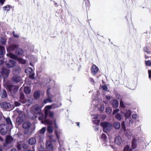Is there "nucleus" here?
Here are the masks:
<instances>
[{"label":"nucleus","instance_id":"f257e3e1","mask_svg":"<svg viewBox=\"0 0 151 151\" xmlns=\"http://www.w3.org/2000/svg\"><path fill=\"white\" fill-rule=\"evenodd\" d=\"M121 112L125 116L126 120L125 121H123L121 124L122 127L124 130H125V124L127 126H129L130 123H132L133 122V120L130 118L131 115L132 114V112L130 110H126L124 112L121 111Z\"/></svg>","mask_w":151,"mask_h":151},{"label":"nucleus","instance_id":"f03ea898","mask_svg":"<svg viewBox=\"0 0 151 151\" xmlns=\"http://www.w3.org/2000/svg\"><path fill=\"white\" fill-rule=\"evenodd\" d=\"M45 117H46L47 113V106L45 107ZM33 117L35 119L38 117L39 120L41 121V122L42 123L46 125L47 124V120L46 119V117L44 118L43 114L40 113V112L38 113Z\"/></svg>","mask_w":151,"mask_h":151},{"label":"nucleus","instance_id":"7ed1b4c3","mask_svg":"<svg viewBox=\"0 0 151 151\" xmlns=\"http://www.w3.org/2000/svg\"><path fill=\"white\" fill-rule=\"evenodd\" d=\"M100 125L103 127L104 132H105L110 131L112 127V124L107 122H102Z\"/></svg>","mask_w":151,"mask_h":151},{"label":"nucleus","instance_id":"20e7f679","mask_svg":"<svg viewBox=\"0 0 151 151\" xmlns=\"http://www.w3.org/2000/svg\"><path fill=\"white\" fill-rule=\"evenodd\" d=\"M4 85L6 88L9 89L13 96L17 91L18 89L17 86H16L9 85H6V86L5 84Z\"/></svg>","mask_w":151,"mask_h":151},{"label":"nucleus","instance_id":"39448f33","mask_svg":"<svg viewBox=\"0 0 151 151\" xmlns=\"http://www.w3.org/2000/svg\"><path fill=\"white\" fill-rule=\"evenodd\" d=\"M6 55L7 56H9L12 58L14 59L17 60L20 63L22 64H24L25 63L26 61L24 60L22 58H18L12 54L9 53L7 54Z\"/></svg>","mask_w":151,"mask_h":151},{"label":"nucleus","instance_id":"423d86ee","mask_svg":"<svg viewBox=\"0 0 151 151\" xmlns=\"http://www.w3.org/2000/svg\"><path fill=\"white\" fill-rule=\"evenodd\" d=\"M20 101L22 103H26V104L29 106L32 103L31 101L29 100H26L25 99L24 95L23 93H20Z\"/></svg>","mask_w":151,"mask_h":151},{"label":"nucleus","instance_id":"0eeeda50","mask_svg":"<svg viewBox=\"0 0 151 151\" xmlns=\"http://www.w3.org/2000/svg\"><path fill=\"white\" fill-rule=\"evenodd\" d=\"M32 111L34 113V116H35L38 113L40 112L41 111L40 106L38 104H36L34 105L32 108Z\"/></svg>","mask_w":151,"mask_h":151},{"label":"nucleus","instance_id":"6e6552de","mask_svg":"<svg viewBox=\"0 0 151 151\" xmlns=\"http://www.w3.org/2000/svg\"><path fill=\"white\" fill-rule=\"evenodd\" d=\"M53 131V122L48 120V133H51Z\"/></svg>","mask_w":151,"mask_h":151},{"label":"nucleus","instance_id":"1a4fd4ad","mask_svg":"<svg viewBox=\"0 0 151 151\" xmlns=\"http://www.w3.org/2000/svg\"><path fill=\"white\" fill-rule=\"evenodd\" d=\"M7 128L5 124H1L0 125V132L3 135H4L6 133Z\"/></svg>","mask_w":151,"mask_h":151},{"label":"nucleus","instance_id":"9d476101","mask_svg":"<svg viewBox=\"0 0 151 151\" xmlns=\"http://www.w3.org/2000/svg\"><path fill=\"white\" fill-rule=\"evenodd\" d=\"M17 147L19 150H20L22 148H27V145L24 142H21L18 143Z\"/></svg>","mask_w":151,"mask_h":151},{"label":"nucleus","instance_id":"9b49d317","mask_svg":"<svg viewBox=\"0 0 151 151\" xmlns=\"http://www.w3.org/2000/svg\"><path fill=\"white\" fill-rule=\"evenodd\" d=\"M16 63L14 60H10L9 62L6 63V65L7 68H11L15 66Z\"/></svg>","mask_w":151,"mask_h":151},{"label":"nucleus","instance_id":"f8f14e48","mask_svg":"<svg viewBox=\"0 0 151 151\" xmlns=\"http://www.w3.org/2000/svg\"><path fill=\"white\" fill-rule=\"evenodd\" d=\"M35 137L39 142H40L44 139V135L38 132L35 135Z\"/></svg>","mask_w":151,"mask_h":151},{"label":"nucleus","instance_id":"ddd939ff","mask_svg":"<svg viewBox=\"0 0 151 151\" xmlns=\"http://www.w3.org/2000/svg\"><path fill=\"white\" fill-rule=\"evenodd\" d=\"M10 71L9 70L6 69H3L2 71L1 75L4 78L8 77Z\"/></svg>","mask_w":151,"mask_h":151},{"label":"nucleus","instance_id":"4468645a","mask_svg":"<svg viewBox=\"0 0 151 151\" xmlns=\"http://www.w3.org/2000/svg\"><path fill=\"white\" fill-rule=\"evenodd\" d=\"M144 51L146 52L147 54H151V45L147 46L144 48Z\"/></svg>","mask_w":151,"mask_h":151},{"label":"nucleus","instance_id":"2eb2a0df","mask_svg":"<svg viewBox=\"0 0 151 151\" xmlns=\"http://www.w3.org/2000/svg\"><path fill=\"white\" fill-rule=\"evenodd\" d=\"M2 108L4 109H8L11 106V104L9 103L5 102H3L1 104Z\"/></svg>","mask_w":151,"mask_h":151},{"label":"nucleus","instance_id":"dca6fc26","mask_svg":"<svg viewBox=\"0 0 151 151\" xmlns=\"http://www.w3.org/2000/svg\"><path fill=\"white\" fill-rule=\"evenodd\" d=\"M115 142L116 144L119 145L122 143V140L121 137L118 136L115 138Z\"/></svg>","mask_w":151,"mask_h":151},{"label":"nucleus","instance_id":"f3484780","mask_svg":"<svg viewBox=\"0 0 151 151\" xmlns=\"http://www.w3.org/2000/svg\"><path fill=\"white\" fill-rule=\"evenodd\" d=\"M19 47V45L17 44H13L10 45L8 48H7V50L8 51L13 50Z\"/></svg>","mask_w":151,"mask_h":151},{"label":"nucleus","instance_id":"a211bd4d","mask_svg":"<svg viewBox=\"0 0 151 151\" xmlns=\"http://www.w3.org/2000/svg\"><path fill=\"white\" fill-rule=\"evenodd\" d=\"M5 120L9 128L11 129L12 128V124L10 118L9 117H8Z\"/></svg>","mask_w":151,"mask_h":151},{"label":"nucleus","instance_id":"6ab92c4d","mask_svg":"<svg viewBox=\"0 0 151 151\" xmlns=\"http://www.w3.org/2000/svg\"><path fill=\"white\" fill-rule=\"evenodd\" d=\"M99 70L98 68L95 65H93L91 68V72L93 74H96Z\"/></svg>","mask_w":151,"mask_h":151},{"label":"nucleus","instance_id":"aec40b11","mask_svg":"<svg viewBox=\"0 0 151 151\" xmlns=\"http://www.w3.org/2000/svg\"><path fill=\"white\" fill-rule=\"evenodd\" d=\"M54 97V95L50 93L48 91V102L51 103L52 102Z\"/></svg>","mask_w":151,"mask_h":151},{"label":"nucleus","instance_id":"412c9836","mask_svg":"<svg viewBox=\"0 0 151 151\" xmlns=\"http://www.w3.org/2000/svg\"><path fill=\"white\" fill-rule=\"evenodd\" d=\"M31 126V124L29 122L27 121L24 122L23 124V127L24 129H28Z\"/></svg>","mask_w":151,"mask_h":151},{"label":"nucleus","instance_id":"4be33fe9","mask_svg":"<svg viewBox=\"0 0 151 151\" xmlns=\"http://www.w3.org/2000/svg\"><path fill=\"white\" fill-rule=\"evenodd\" d=\"M111 103L114 108H116L118 107L119 105V102L115 100L112 101Z\"/></svg>","mask_w":151,"mask_h":151},{"label":"nucleus","instance_id":"5701e85b","mask_svg":"<svg viewBox=\"0 0 151 151\" xmlns=\"http://www.w3.org/2000/svg\"><path fill=\"white\" fill-rule=\"evenodd\" d=\"M13 140V138L10 136H7L6 137V143L9 144L11 143Z\"/></svg>","mask_w":151,"mask_h":151},{"label":"nucleus","instance_id":"b1692460","mask_svg":"<svg viewBox=\"0 0 151 151\" xmlns=\"http://www.w3.org/2000/svg\"><path fill=\"white\" fill-rule=\"evenodd\" d=\"M5 50L4 47L0 45V57H2L5 54Z\"/></svg>","mask_w":151,"mask_h":151},{"label":"nucleus","instance_id":"393cba45","mask_svg":"<svg viewBox=\"0 0 151 151\" xmlns=\"http://www.w3.org/2000/svg\"><path fill=\"white\" fill-rule=\"evenodd\" d=\"M54 114L53 112L48 111V116H49V117L50 118H51L52 119V120H50V121H53L55 120V119L53 118V116H54Z\"/></svg>","mask_w":151,"mask_h":151},{"label":"nucleus","instance_id":"a878e982","mask_svg":"<svg viewBox=\"0 0 151 151\" xmlns=\"http://www.w3.org/2000/svg\"><path fill=\"white\" fill-rule=\"evenodd\" d=\"M25 72L27 74L32 75L33 74L32 69L31 68H28L25 70Z\"/></svg>","mask_w":151,"mask_h":151},{"label":"nucleus","instance_id":"bb28decb","mask_svg":"<svg viewBox=\"0 0 151 151\" xmlns=\"http://www.w3.org/2000/svg\"><path fill=\"white\" fill-rule=\"evenodd\" d=\"M21 78L18 76H14L12 78V81L15 82H19L21 80Z\"/></svg>","mask_w":151,"mask_h":151},{"label":"nucleus","instance_id":"cd10ccee","mask_svg":"<svg viewBox=\"0 0 151 151\" xmlns=\"http://www.w3.org/2000/svg\"><path fill=\"white\" fill-rule=\"evenodd\" d=\"M48 81L49 80H48V83L49 84V86L51 87H53L55 84V81L50 79V81Z\"/></svg>","mask_w":151,"mask_h":151},{"label":"nucleus","instance_id":"c85d7f7f","mask_svg":"<svg viewBox=\"0 0 151 151\" xmlns=\"http://www.w3.org/2000/svg\"><path fill=\"white\" fill-rule=\"evenodd\" d=\"M113 126L115 129H119L120 127V123L118 122H115L113 124Z\"/></svg>","mask_w":151,"mask_h":151},{"label":"nucleus","instance_id":"c756f323","mask_svg":"<svg viewBox=\"0 0 151 151\" xmlns=\"http://www.w3.org/2000/svg\"><path fill=\"white\" fill-rule=\"evenodd\" d=\"M24 53V50L21 48L17 49L16 51V54L17 55H21Z\"/></svg>","mask_w":151,"mask_h":151},{"label":"nucleus","instance_id":"7c9ffc66","mask_svg":"<svg viewBox=\"0 0 151 151\" xmlns=\"http://www.w3.org/2000/svg\"><path fill=\"white\" fill-rule=\"evenodd\" d=\"M137 146L136 140L135 139H134L133 140L132 144V147L133 149L136 148Z\"/></svg>","mask_w":151,"mask_h":151},{"label":"nucleus","instance_id":"2f4dec72","mask_svg":"<svg viewBox=\"0 0 151 151\" xmlns=\"http://www.w3.org/2000/svg\"><path fill=\"white\" fill-rule=\"evenodd\" d=\"M58 107V106L57 105L55 104H53L51 105H48V111L49 109H54Z\"/></svg>","mask_w":151,"mask_h":151},{"label":"nucleus","instance_id":"473e14b6","mask_svg":"<svg viewBox=\"0 0 151 151\" xmlns=\"http://www.w3.org/2000/svg\"><path fill=\"white\" fill-rule=\"evenodd\" d=\"M36 142V140L34 138H31L29 140V143L31 145H34Z\"/></svg>","mask_w":151,"mask_h":151},{"label":"nucleus","instance_id":"72a5a7b5","mask_svg":"<svg viewBox=\"0 0 151 151\" xmlns=\"http://www.w3.org/2000/svg\"><path fill=\"white\" fill-rule=\"evenodd\" d=\"M24 91L26 94H28L31 92V89L28 87H25L24 88Z\"/></svg>","mask_w":151,"mask_h":151},{"label":"nucleus","instance_id":"f704fd0d","mask_svg":"<svg viewBox=\"0 0 151 151\" xmlns=\"http://www.w3.org/2000/svg\"><path fill=\"white\" fill-rule=\"evenodd\" d=\"M48 150L49 151H52L53 150L52 145L51 144L50 142L48 141Z\"/></svg>","mask_w":151,"mask_h":151},{"label":"nucleus","instance_id":"c9c22d12","mask_svg":"<svg viewBox=\"0 0 151 151\" xmlns=\"http://www.w3.org/2000/svg\"><path fill=\"white\" fill-rule=\"evenodd\" d=\"M132 149L129 145H126L124 147L123 151H132Z\"/></svg>","mask_w":151,"mask_h":151},{"label":"nucleus","instance_id":"e433bc0d","mask_svg":"<svg viewBox=\"0 0 151 151\" xmlns=\"http://www.w3.org/2000/svg\"><path fill=\"white\" fill-rule=\"evenodd\" d=\"M40 93L38 91H36L34 94V96L36 99L38 98L40 96Z\"/></svg>","mask_w":151,"mask_h":151},{"label":"nucleus","instance_id":"4c0bfd02","mask_svg":"<svg viewBox=\"0 0 151 151\" xmlns=\"http://www.w3.org/2000/svg\"><path fill=\"white\" fill-rule=\"evenodd\" d=\"M46 128L45 127H43L38 132L44 135V134Z\"/></svg>","mask_w":151,"mask_h":151},{"label":"nucleus","instance_id":"58836bf2","mask_svg":"<svg viewBox=\"0 0 151 151\" xmlns=\"http://www.w3.org/2000/svg\"><path fill=\"white\" fill-rule=\"evenodd\" d=\"M101 138L105 142L107 141V137L106 134H102L101 136Z\"/></svg>","mask_w":151,"mask_h":151},{"label":"nucleus","instance_id":"ea45409f","mask_svg":"<svg viewBox=\"0 0 151 151\" xmlns=\"http://www.w3.org/2000/svg\"><path fill=\"white\" fill-rule=\"evenodd\" d=\"M106 112L107 114H109L111 112V109L110 107H108L106 109Z\"/></svg>","mask_w":151,"mask_h":151},{"label":"nucleus","instance_id":"a19ab883","mask_svg":"<svg viewBox=\"0 0 151 151\" xmlns=\"http://www.w3.org/2000/svg\"><path fill=\"white\" fill-rule=\"evenodd\" d=\"M120 106L122 108H124L125 107V106L122 100H120Z\"/></svg>","mask_w":151,"mask_h":151},{"label":"nucleus","instance_id":"79ce46f5","mask_svg":"<svg viewBox=\"0 0 151 151\" xmlns=\"http://www.w3.org/2000/svg\"><path fill=\"white\" fill-rule=\"evenodd\" d=\"M115 117L119 121L121 120L122 119L121 115L118 114H117L116 115Z\"/></svg>","mask_w":151,"mask_h":151},{"label":"nucleus","instance_id":"37998d69","mask_svg":"<svg viewBox=\"0 0 151 151\" xmlns=\"http://www.w3.org/2000/svg\"><path fill=\"white\" fill-rule=\"evenodd\" d=\"M3 9L7 11H9L10 9V6L9 5H6L3 7Z\"/></svg>","mask_w":151,"mask_h":151},{"label":"nucleus","instance_id":"c03bdc74","mask_svg":"<svg viewBox=\"0 0 151 151\" xmlns=\"http://www.w3.org/2000/svg\"><path fill=\"white\" fill-rule=\"evenodd\" d=\"M7 94L6 91L5 90H4L3 91V93L1 96L2 98H5Z\"/></svg>","mask_w":151,"mask_h":151},{"label":"nucleus","instance_id":"a18cd8bd","mask_svg":"<svg viewBox=\"0 0 151 151\" xmlns=\"http://www.w3.org/2000/svg\"><path fill=\"white\" fill-rule=\"evenodd\" d=\"M86 3V7H89L90 6V3L88 0H84Z\"/></svg>","mask_w":151,"mask_h":151},{"label":"nucleus","instance_id":"49530a36","mask_svg":"<svg viewBox=\"0 0 151 151\" xmlns=\"http://www.w3.org/2000/svg\"><path fill=\"white\" fill-rule=\"evenodd\" d=\"M145 64L147 66H151V61L149 60H148L145 61Z\"/></svg>","mask_w":151,"mask_h":151},{"label":"nucleus","instance_id":"de8ad7c7","mask_svg":"<svg viewBox=\"0 0 151 151\" xmlns=\"http://www.w3.org/2000/svg\"><path fill=\"white\" fill-rule=\"evenodd\" d=\"M6 42V40L4 38H1L0 39V42L1 43L3 44H5V42Z\"/></svg>","mask_w":151,"mask_h":151},{"label":"nucleus","instance_id":"09e8293b","mask_svg":"<svg viewBox=\"0 0 151 151\" xmlns=\"http://www.w3.org/2000/svg\"><path fill=\"white\" fill-rule=\"evenodd\" d=\"M91 118L93 119H97L99 116L98 114H93L91 115Z\"/></svg>","mask_w":151,"mask_h":151},{"label":"nucleus","instance_id":"8fccbe9b","mask_svg":"<svg viewBox=\"0 0 151 151\" xmlns=\"http://www.w3.org/2000/svg\"><path fill=\"white\" fill-rule=\"evenodd\" d=\"M100 108L99 109V110L101 111H104V105L103 104H101L100 105Z\"/></svg>","mask_w":151,"mask_h":151},{"label":"nucleus","instance_id":"3c124183","mask_svg":"<svg viewBox=\"0 0 151 151\" xmlns=\"http://www.w3.org/2000/svg\"><path fill=\"white\" fill-rule=\"evenodd\" d=\"M54 136H49V137L50 139L53 142H55L56 141V140L55 139H54Z\"/></svg>","mask_w":151,"mask_h":151},{"label":"nucleus","instance_id":"603ef678","mask_svg":"<svg viewBox=\"0 0 151 151\" xmlns=\"http://www.w3.org/2000/svg\"><path fill=\"white\" fill-rule=\"evenodd\" d=\"M101 88L104 90L106 91L107 90V87L106 85H104L101 87Z\"/></svg>","mask_w":151,"mask_h":151},{"label":"nucleus","instance_id":"864d4df0","mask_svg":"<svg viewBox=\"0 0 151 151\" xmlns=\"http://www.w3.org/2000/svg\"><path fill=\"white\" fill-rule=\"evenodd\" d=\"M55 133L56 135L57 139L59 140L60 137L59 135L58 134L57 131L56 130L55 131Z\"/></svg>","mask_w":151,"mask_h":151},{"label":"nucleus","instance_id":"5fc2aeb1","mask_svg":"<svg viewBox=\"0 0 151 151\" xmlns=\"http://www.w3.org/2000/svg\"><path fill=\"white\" fill-rule=\"evenodd\" d=\"M132 116L133 119H135L137 117V115L136 114H134L132 115Z\"/></svg>","mask_w":151,"mask_h":151},{"label":"nucleus","instance_id":"6e6d98bb","mask_svg":"<svg viewBox=\"0 0 151 151\" xmlns=\"http://www.w3.org/2000/svg\"><path fill=\"white\" fill-rule=\"evenodd\" d=\"M119 111V109H116L114 110L113 114H115L116 113H117Z\"/></svg>","mask_w":151,"mask_h":151},{"label":"nucleus","instance_id":"4d7b16f0","mask_svg":"<svg viewBox=\"0 0 151 151\" xmlns=\"http://www.w3.org/2000/svg\"><path fill=\"white\" fill-rule=\"evenodd\" d=\"M15 104L16 106H18L20 105V103L17 101H15Z\"/></svg>","mask_w":151,"mask_h":151},{"label":"nucleus","instance_id":"13d9d810","mask_svg":"<svg viewBox=\"0 0 151 151\" xmlns=\"http://www.w3.org/2000/svg\"><path fill=\"white\" fill-rule=\"evenodd\" d=\"M148 73L149 74V78L151 79V70H148Z\"/></svg>","mask_w":151,"mask_h":151},{"label":"nucleus","instance_id":"bf43d9fd","mask_svg":"<svg viewBox=\"0 0 151 151\" xmlns=\"http://www.w3.org/2000/svg\"><path fill=\"white\" fill-rule=\"evenodd\" d=\"M13 35L15 37H19V35L17 34H15L14 32H13Z\"/></svg>","mask_w":151,"mask_h":151},{"label":"nucleus","instance_id":"052dcab7","mask_svg":"<svg viewBox=\"0 0 151 151\" xmlns=\"http://www.w3.org/2000/svg\"><path fill=\"white\" fill-rule=\"evenodd\" d=\"M89 80L91 83H94V81L92 78L90 77L89 78Z\"/></svg>","mask_w":151,"mask_h":151},{"label":"nucleus","instance_id":"680f3d73","mask_svg":"<svg viewBox=\"0 0 151 151\" xmlns=\"http://www.w3.org/2000/svg\"><path fill=\"white\" fill-rule=\"evenodd\" d=\"M100 116L101 118H102V117H103V118H102L103 119L106 118V116L105 115H101Z\"/></svg>","mask_w":151,"mask_h":151},{"label":"nucleus","instance_id":"e2e57ef3","mask_svg":"<svg viewBox=\"0 0 151 151\" xmlns=\"http://www.w3.org/2000/svg\"><path fill=\"white\" fill-rule=\"evenodd\" d=\"M52 121L53 122V125H54V124H55V128H58V127L55 123V120Z\"/></svg>","mask_w":151,"mask_h":151},{"label":"nucleus","instance_id":"0e129e2a","mask_svg":"<svg viewBox=\"0 0 151 151\" xmlns=\"http://www.w3.org/2000/svg\"><path fill=\"white\" fill-rule=\"evenodd\" d=\"M106 97L107 100H109L111 98L110 96H106Z\"/></svg>","mask_w":151,"mask_h":151},{"label":"nucleus","instance_id":"69168bd1","mask_svg":"<svg viewBox=\"0 0 151 151\" xmlns=\"http://www.w3.org/2000/svg\"><path fill=\"white\" fill-rule=\"evenodd\" d=\"M5 1V0H0V3L2 4H4Z\"/></svg>","mask_w":151,"mask_h":151},{"label":"nucleus","instance_id":"338daca9","mask_svg":"<svg viewBox=\"0 0 151 151\" xmlns=\"http://www.w3.org/2000/svg\"><path fill=\"white\" fill-rule=\"evenodd\" d=\"M4 62L3 59H1L0 60V65L2 64Z\"/></svg>","mask_w":151,"mask_h":151},{"label":"nucleus","instance_id":"774afa93","mask_svg":"<svg viewBox=\"0 0 151 151\" xmlns=\"http://www.w3.org/2000/svg\"><path fill=\"white\" fill-rule=\"evenodd\" d=\"M116 97L117 98L119 99L120 97V96L118 94H117L116 95Z\"/></svg>","mask_w":151,"mask_h":151}]
</instances>
